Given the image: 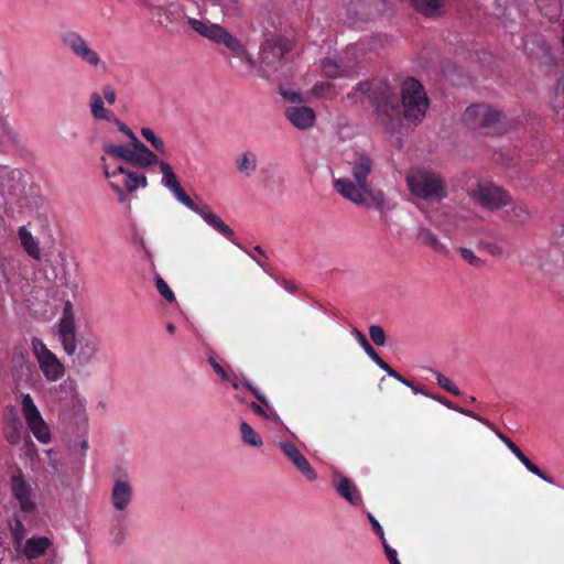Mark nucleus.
Listing matches in <instances>:
<instances>
[{
	"label": "nucleus",
	"mask_w": 564,
	"mask_h": 564,
	"mask_svg": "<svg viewBox=\"0 0 564 564\" xmlns=\"http://www.w3.org/2000/svg\"><path fill=\"white\" fill-rule=\"evenodd\" d=\"M401 104L403 118L412 123H420L429 108V98L423 85L410 77L401 84Z\"/></svg>",
	"instance_id": "obj_3"
},
{
	"label": "nucleus",
	"mask_w": 564,
	"mask_h": 564,
	"mask_svg": "<svg viewBox=\"0 0 564 564\" xmlns=\"http://www.w3.org/2000/svg\"><path fill=\"white\" fill-rule=\"evenodd\" d=\"M188 24L195 32H197L198 34H200L204 37H207V34L212 26V24L196 20V19H189Z\"/></svg>",
	"instance_id": "obj_43"
},
{
	"label": "nucleus",
	"mask_w": 564,
	"mask_h": 564,
	"mask_svg": "<svg viewBox=\"0 0 564 564\" xmlns=\"http://www.w3.org/2000/svg\"><path fill=\"white\" fill-rule=\"evenodd\" d=\"M160 162L161 161L159 160L158 155L152 151H148V154L132 151L128 164L137 169H147L152 165L160 164Z\"/></svg>",
	"instance_id": "obj_25"
},
{
	"label": "nucleus",
	"mask_w": 564,
	"mask_h": 564,
	"mask_svg": "<svg viewBox=\"0 0 564 564\" xmlns=\"http://www.w3.org/2000/svg\"><path fill=\"white\" fill-rule=\"evenodd\" d=\"M368 519L372 527V530L380 538V540L382 541V545L384 546V543H387V542L384 539V533H383L382 527L380 525V523L376 520V518L371 513H368Z\"/></svg>",
	"instance_id": "obj_47"
},
{
	"label": "nucleus",
	"mask_w": 564,
	"mask_h": 564,
	"mask_svg": "<svg viewBox=\"0 0 564 564\" xmlns=\"http://www.w3.org/2000/svg\"><path fill=\"white\" fill-rule=\"evenodd\" d=\"M241 51H242L241 53H240V52L238 53L237 51H231V53H232L235 56H237V57H239V58L243 59V61H245L246 63H248L251 67H253V66L256 65V61L253 59V57H252V56H251V55L246 51V48H245L242 45H241Z\"/></svg>",
	"instance_id": "obj_54"
},
{
	"label": "nucleus",
	"mask_w": 564,
	"mask_h": 564,
	"mask_svg": "<svg viewBox=\"0 0 564 564\" xmlns=\"http://www.w3.org/2000/svg\"><path fill=\"white\" fill-rule=\"evenodd\" d=\"M282 285L284 286V289L289 292H295L296 291V286L294 285L293 282L291 281H286L284 280Z\"/></svg>",
	"instance_id": "obj_63"
},
{
	"label": "nucleus",
	"mask_w": 564,
	"mask_h": 564,
	"mask_svg": "<svg viewBox=\"0 0 564 564\" xmlns=\"http://www.w3.org/2000/svg\"><path fill=\"white\" fill-rule=\"evenodd\" d=\"M52 545V542L46 536L31 538L25 542L23 553L29 560L42 556L46 550Z\"/></svg>",
	"instance_id": "obj_21"
},
{
	"label": "nucleus",
	"mask_w": 564,
	"mask_h": 564,
	"mask_svg": "<svg viewBox=\"0 0 564 564\" xmlns=\"http://www.w3.org/2000/svg\"><path fill=\"white\" fill-rule=\"evenodd\" d=\"M90 111L95 119L115 120V113L105 108L102 98L98 93H93L90 96Z\"/></svg>",
	"instance_id": "obj_23"
},
{
	"label": "nucleus",
	"mask_w": 564,
	"mask_h": 564,
	"mask_svg": "<svg viewBox=\"0 0 564 564\" xmlns=\"http://www.w3.org/2000/svg\"><path fill=\"white\" fill-rule=\"evenodd\" d=\"M336 490L352 506H358L361 502V498L358 495L356 487L352 481L347 477H340L338 482L336 484Z\"/></svg>",
	"instance_id": "obj_22"
},
{
	"label": "nucleus",
	"mask_w": 564,
	"mask_h": 564,
	"mask_svg": "<svg viewBox=\"0 0 564 564\" xmlns=\"http://www.w3.org/2000/svg\"><path fill=\"white\" fill-rule=\"evenodd\" d=\"M31 345L45 379L50 382L59 380L65 375V367L56 355L37 337L32 338Z\"/></svg>",
	"instance_id": "obj_7"
},
{
	"label": "nucleus",
	"mask_w": 564,
	"mask_h": 564,
	"mask_svg": "<svg viewBox=\"0 0 564 564\" xmlns=\"http://www.w3.org/2000/svg\"><path fill=\"white\" fill-rule=\"evenodd\" d=\"M142 137L160 153H166V147L160 137L155 135V133L148 127H143L141 129Z\"/></svg>",
	"instance_id": "obj_35"
},
{
	"label": "nucleus",
	"mask_w": 564,
	"mask_h": 564,
	"mask_svg": "<svg viewBox=\"0 0 564 564\" xmlns=\"http://www.w3.org/2000/svg\"><path fill=\"white\" fill-rule=\"evenodd\" d=\"M242 386H245L262 405L269 406L267 398L260 393V391L253 387V384L248 379H243Z\"/></svg>",
	"instance_id": "obj_44"
},
{
	"label": "nucleus",
	"mask_w": 564,
	"mask_h": 564,
	"mask_svg": "<svg viewBox=\"0 0 564 564\" xmlns=\"http://www.w3.org/2000/svg\"><path fill=\"white\" fill-rule=\"evenodd\" d=\"M159 166L163 175L162 184L166 188H169L173 193L174 197L184 206H186L187 208H195V202L186 194V192L181 186L172 166L165 161H161Z\"/></svg>",
	"instance_id": "obj_12"
},
{
	"label": "nucleus",
	"mask_w": 564,
	"mask_h": 564,
	"mask_svg": "<svg viewBox=\"0 0 564 564\" xmlns=\"http://www.w3.org/2000/svg\"><path fill=\"white\" fill-rule=\"evenodd\" d=\"M468 194L476 204L489 210H498L512 202L507 191L491 183L478 182L469 188Z\"/></svg>",
	"instance_id": "obj_5"
},
{
	"label": "nucleus",
	"mask_w": 564,
	"mask_h": 564,
	"mask_svg": "<svg viewBox=\"0 0 564 564\" xmlns=\"http://www.w3.org/2000/svg\"><path fill=\"white\" fill-rule=\"evenodd\" d=\"M111 188L118 194V202L119 203H126L127 202V194L124 193V188H122L119 181H110Z\"/></svg>",
	"instance_id": "obj_50"
},
{
	"label": "nucleus",
	"mask_w": 564,
	"mask_h": 564,
	"mask_svg": "<svg viewBox=\"0 0 564 564\" xmlns=\"http://www.w3.org/2000/svg\"><path fill=\"white\" fill-rule=\"evenodd\" d=\"M410 3L417 12L432 17L443 7L444 0H410Z\"/></svg>",
	"instance_id": "obj_29"
},
{
	"label": "nucleus",
	"mask_w": 564,
	"mask_h": 564,
	"mask_svg": "<svg viewBox=\"0 0 564 564\" xmlns=\"http://www.w3.org/2000/svg\"><path fill=\"white\" fill-rule=\"evenodd\" d=\"M486 248L492 256H500L502 253V248L498 245L488 243Z\"/></svg>",
	"instance_id": "obj_59"
},
{
	"label": "nucleus",
	"mask_w": 564,
	"mask_h": 564,
	"mask_svg": "<svg viewBox=\"0 0 564 564\" xmlns=\"http://www.w3.org/2000/svg\"><path fill=\"white\" fill-rule=\"evenodd\" d=\"M126 539V531L122 527L119 528L118 532H116L113 536V543L116 545H121Z\"/></svg>",
	"instance_id": "obj_58"
},
{
	"label": "nucleus",
	"mask_w": 564,
	"mask_h": 564,
	"mask_svg": "<svg viewBox=\"0 0 564 564\" xmlns=\"http://www.w3.org/2000/svg\"><path fill=\"white\" fill-rule=\"evenodd\" d=\"M512 453L521 463L524 462V459L527 458V456L522 453V451L519 447L514 449Z\"/></svg>",
	"instance_id": "obj_64"
},
{
	"label": "nucleus",
	"mask_w": 564,
	"mask_h": 564,
	"mask_svg": "<svg viewBox=\"0 0 564 564\" xmlns=\"http://www.w3.org/2000/svg\"><path fill=\"white\" fill-rule=\"evenodd\" d=\"M11 532L17 541H20L25 536L24 524L19 518L14 519V524L11 525Z\"/></svg>",
	"instance_id": "obj_45"
},
{
	"label": "nucleus",
	"mask_w": 564,
	"mask_h": 564,
	"mask_svg": "<svg viewBox=\"0 0 564 564\" xmlns=\"http://www.w3.org/2000/svg\"><path fill=\"white\" fill-rule=\"evenodd\" d=\"M352 335L364 348L365 352L382 369L387 362L377 354L375 348L367 340L366 336L357 328L352 329Z\"/></svg>",
	"instance_id": "obj_31"
},
{
	"label": "nucleus",
	"mask_w": 564,
	"mask_h": 564,
	"mask_svg": "<svg viewBox=\"0 0 564 564\" xmlns=\"http://www.w3.org/2000/svg\"><path fill=\"white\" fill-rule=\"evenodd\" d=\"M369 336L375 345L384 346L387 336L384 329L379 325H371L369 327Z\"/></svg>",
	"instance_id": "obj_38"
},
{
	"label": "nucleus",
	"mask_w": 564,
	"mask_h": 564,
	"mask_svg": "<svg viewBox=\"0 0 564 564\" xmlns=\"http://www.w3.org/2000/svg\"><path fill=\"white\" fill-rule=\"evenodd\" d=\"M495 434L507 445V447L513 452L514 449L518 448V446L506 435L503 434L501 431H499L498 429H496V426L494 425V429H491Z\"/></svg>",
	"instance_id": "obj_51"
},
{
	"label": "nucleus",
	"mask_w": 564,
	"mask_h": 564,
	"mask_svg": "<svg viewBox=\"0 0 564 564\" xmlns=\"http://www.w3.org/2000/svg\"><path fill=\"white\" fill-rule=\"evenodd\" d=\"M375 85L369 82H361L357 84L355 90L359 91L361 94L367 95L370 98L371 90L373 89Z\"/></svg>",
	"instance_id": "obj_56"
},
{
	"label": "nucleus",
	"mask_w": 564,
	"mask_h": 564,
	"mask_svg": "<svg viewBox=\"0 0 564 564\" xmlns=\"http://www.w3.org/2000/svg\"><path fill=\"white\" fill-rule=\"evenodd\" d=\"M370 101L386 126L399 113L398 98L392 88L386 83L375 85L370 94Z\"/></svg>",
	"instance_id": "obj_8"
},
{
	"label": "nucleus",
	"mask_w": 564,
	"mask_h": 564,
	"mask_svg": "<svg viewBox=\"0 0 564 564\" xmlns=\"http://www.w3.org/2000/svg\"><path fill=\"white\" fill-rule=\"evenodd\" d=\"M248 406L258 415L262 416V417H271V415H269V413L263 409V406L261 404H258L257 402H250L248 403Z\"/></svg>",
	"instance_id": "obj_57"
},
{
	"label": "nucleus",
	"mask_w": 564,
	"mask_h": 564,
	"mask_svg": "<svg viewBox=\"0 0 564 564\" xmlns=\"http://www.w3.org/2000/svg\"><path fill=\"white\" fill-rule=\"evenodd\" d=\"M113 181H119L122 188L127 192L132 193L138 187H145L148 185L147 176L138 171H133L122 165L116 167L112 171Z\"/></svg>",
	"instance_id": "obj_15"
},
{
	"label": "nucleus",
	"mask_w": 564,
	"mask_h": 564,
	"mask_svg": "<svg viewBox=\"0 0 564 564\" xmlns=\"http://www.w3.org/2000/svg\"><path fill=\"white\" fill-rule=\"evenodd\" d=\"M499 118L500 112L485 104H474L463 115L464 123L473 130L494 129Z\"/></svg>",
	"instance_id": "obj_9"
},
{
	"label": "nucleus",
	"mask_w": 564,
	"mask_h": 564,
	"mask_svg": "<svg viewBox=\"0 0 564 564\" xmlns=\"http://www.w3.org/2000/svg\"><path fill=\"white\" fill-rule=\"evenodd\" d=\"M132 487L126 480H117L111 490V502L117 510H124L132 499Z\"/></svg>",
	"instance_id": "obj_20"
},
{
	"label": "nucleus",
	"mask_w": 564,
	"mask_h": 564,
	"mask_svg": "<svg viewBox=\"0 0 564 564\" xmlns=\"http://www.w3.org/2000/svg\"><path fill=\"white\" fill-rule=\"evenodd\" d=\"M280 448L288 459L297 468V470L308 480L314 481L317 474L311 466L306 457L291 442L280 443Z\"/></svg>",
	"instance_id": "obj_14"
},
{
	"label": "nucleus",
	"mask_w": 564,
	"mask_h": 564,
	"mask_svg": "<svg viewBox=\"0 0 564 564\" xmlns=\"http://www.w3.org/2000/svg\"><path fill=\"white\" fill-rule=\"evenodd\" d=\"M285 117L297 129L305 130L315 122V112L307 106L289 107L285 110Z\"/></svg>",
	"instance_id": "obj_17"
},
{
	"label": "nucleus",
	"mask_w": 564,
	"mask_h": 564,
	"mask_svg": "<svg viewBox=\"0 0 564 564\" xmlns=\"http://www.w3.org/2000/svg\"><path fill=\"white\" fill-rule=\"evenodd\" d=\"M58 337L65 352L69 356L76 352V327L74 322L73 306L66 302L63 310V316L58 322Z\"/></svg>",
	"instance_id": "obj_10"
},
{
	"label": "nucleus",
	"mask_w": 564,
	"mask_h": 564,
	"mask_svg": "<svg viewBox=\"0 0 564 564\" xmlns=\"http://www.w3.org/2000/svg\"><path fill=\"white\" fill-rule=\"evenodd\" d=\"M207 39L217 44H224L230 51L242 52L240 41L218 24H212Z\"/></svg>",
	"instance_id": "obj_19"
},
{
	"label": "nucleus",
	"mask_w": 564,
	"mask_h": 564,
	"mask_svg": "<svg viewBox=\"0 0 564 564\" xmlns=\"http://www.w3.org/2000/svg\"><path fill=\"white\" fill-rule=\"evenodd\" d=\"M522 464L525 466V468L531 471L532 474L536 475L538 477L542 478L546 482L554 484L553 478L545 474L540 467H538L535 464H533L528 457L522 462Z\"/></svg>",
	"instance_id": "obj_41"
},
{
	"label": "nucleus",
	"mask_w": 564,
	"mask_h": 564,
	"mask_svg": "<svg viewBox=\"0 0 564 564\" xmlns=\"http://www.w3.org/2000/svg\"><path fill=\"white\" fill-rule=\"evenodd\" d=\"M405 181L411 194L421 199L441 202L447 196L446 183L435 172L412 170L408 173Z\"/></svg>",
	"instance_id": "obj_2"
},
{
	"label": "nucleus",
	"mask_w": 564,
	"mask_h": 564,
	"mask_svg": "<svg viewBox=\"0 0 564 564\" xmlns=\"http://www.w3.org/2000/svg\"><path fill=\"white\" fill-rule=\"evenodd\" d=\"M330 85L328 83H322V84H316L313 88V91L315 94H319V91H323L325 88H329Z\"/></svg>",
	"instance_id": "obj_62"
},
{
	"label": "nucleus",
	"mask_w": 564,
	"mask_h": 564,
	"mask_svg": "<svg viewBox=\"0 0 564 564\" xmlns=\"http://www.w3.org/2000/svg\"><path fill=\"white\" fill-rule=\"evenodd\" d=\"M22 412L28 423H33L34 421H40L41 414L37 410L36 405L33 402V399L30 394H24L22 397Z\"/></svg>",
	"instance_id": "obj_33"
},
{
	"label": "nucleus",
	"mask_w": 564,
	"mask_h": 564,
	"mask_svg": "<svg viewBox=\"0 0 564 564\" xmlns=\"http://www.w3.org/2000/svg\"><path fill=\"white\" fill-rule=\"evenodd\" d=\"M289 51L290 43L288 40L281 36H273L267 40L265 44L261 47L260 76L269 79L279 72L285 63L284 56Z\"/></svg>",
	"instance_id": "obj_4"
},
{
	"label": "nucleus",
	"mask_w": 564,
	"mask_h": 564,
	"mask_svg": "<svg viewBox=\"0 0 564 564\" xmlns=\"http://www.w3.org/2000/svg\"><path fill=\"white\" fill-rule=\"evenodd\" d=\"M417 240L423 245L431 247L440 253H446V247L437 239L433 231L427 228H420L417 232Z\"/></svg>",
	"instance_id": "obj_30"
},
{
	"label": "nucleus",
	"mask_w": 564,
	"mask_h": 564,
	"mask_svg": "<svg viewBox=\"0 0 564 564\" xmlns=\"http://www.w3.org/2000/svg\"><path fill=\"white\" fill-rule=\"evenodd\" d=\"M410 388L413 390V392H414V393H421V394H423V395H425V397H429V398H432V397H433V394H432V393H430L429 391H426V390H425L424 388H422V387H416V386H413V384H412V387H410Z\"/></svg>",
	"instance_id": "obj_61"
},
{
	"label": "nucleus",
	"mask_w": 564,
	"mask_h": 564,
	"mask_svg": "<svg viewBox=\"0 0 564 564\" xmlns=\"http://www.w3.org/2000/svg\"><path fill=\"white\" fill-rule=\"evenodd\" d=\"M241 437L245 444L260 447L262 445L261 436L247 422L240 424Z\"/></svg>",
	"instance_id": "obj_32"
},
{
	"label": "nucleus",
	"mask_w": 564,
	"mask_h": 564,
	"mask_svg": "<svg viewBox=\"0 0 564 564\" xmlns=\"http://www.w3.org/2000/svg\"><path fill=\"white\" fill-rule=\"evenodd\" d=\"M459 252L463 259L466 260L470 265L480 268L484 264V261L478 258L473 250L468 248H460Z\"/></svg>",
	"instance_id": "obj_42"
},
{
	"label": "nucleus",
	"mask_w": 564,
	"mask_h": 564,
	"mask_svg": "<svg viewBox=\"0 0 564 564\" xmlns=\"http://www.w3.org/2000/svg\"><path fill=\"white\" fill-rule=\"evenodd\" d=\"M101 161L104 163V174H105V177L110 180V181H113V175H112V172L109 171V166L105 163L106 162V158L105 156H101Z\"/></svg>",
	"instance_id": "obj_60"
},
{
	"label": "nucleus",
	"mask_w": 564,
	"mask_h": 564,
	"mask_svg": "<svg viewBox=\"0 0 564 564\" xmlns=\"http://www.w3.org/2000/svg\"><path fill=\"white\" fill-rule=\"evenodd\" d=\"M62 44L68 48L74 56L95 69H107L106 63L100 55L93 50L87 40L76 31H66L61 37Z\"/></svg>",
	"instance_id": "obj_6"
},
{
	"label": "nucleus",
	"mask_w": 564,
	"mask_h": 564,
	"mask_svg": "<svg viewBox=\"0 0 564 564\" xmlns=\"http://www.w3.org/2000/svg\"><path fill=\"white\" fill-rule=\"evenodd\" d=\"M436 380H437L438 386L441 388H443L444 390H446L447 392H449L454 395L462 394L460 390L456 387V384L451 379L445 377L444 375L437 372Z\"/></svg>",
	"instance_id": "obj_39"
},
{
	"label": "nucleus",
	"mask_w": 564,
	"mask_h": 564,
	"mask_svg": "<svg viewBox=\"0 0 564 564\" xmlns=\"http://www.w3.org/2000/svg\"><path fill=\"white\" fill-rule=\"evenodd\" d=\"M432 399L438 401L440 403H442L443 405H445L446 408H448L451 410L457 411L466 416H469V417H473V419L479 421L480 423H482L484 425H486L489 429H494V424L489 420L479 416L477 413H475L470 410H467V409H464V408H460V406L454 404L452 401H449L448 399H446L444 397L433 394Z\"/></svg>",
	"instance_id": "obj_27"
},
{
	"label": "nucleus",
	"mask_w": 564,
	"mask_h": 564,
	"mask_svg": "<svg viewBox=\"0 0 564 564\" xmlns=\"http://www.w3.org/2000/svg\"><path fill=\"white\" fill-rule=\"evenodd\" d=\"M209 365L213 367L214 371L221 377L223 380L229 381L230 377L226 372V370L217 362L214 357L208 358Z\"/></svg>",
	"instance_id": "obj_48"
},
{
	"label": "nucleus",
	"mask_w": 564,
	"mask_h": 564,
	"mask_svg": "<svg viewBox=\"0 0 564 564\" xmlns=\"http://www.w3.org/2000/svg\"><path fill=\"white\" fill-rule=\"evenodd\" d=\"M383 549L390 564H401L397 557V551L394 549H392L388 543H384Z\"/></svg>",
	"instance_id": "obj_55"
},
{
	"label": "nucleus",
	"mask_w": 564,
	"mask_h": 564,
	"mask_svg": "<svg viewBox=\"0 0 564 564\" xmlns=\"http://www.w3.org/2000/svg\"><path fill=\"white\" fill-rule=\"evenodd\" d=\"M236 164L239 173L248 177L257 170V155L252 151H245L237 158Z\"/></svg>",
	"instance_id": "obj_24"
},
{
	"label": "nucleus",
	"mask_w": 564,
	"mask_h": 564,
	"mask_svg": "<svg viewBox=\"0 0 564 564\" xmlns=\"http://www.w3.org/2000/svg\"><path fill=\"white\" fill-rule=\"evenodd\" d=\"M322 73L325 77L336 79L350 77L356 74L355 66L341 59L325 57L321 62Z\"/></svg>",
	"instance_id": "obj_16"
},
{
	"label": "nucleus",
	"mask_w": 564,
	"mask_h": 564,
	"mask_svg": "<svg viewBox=\"0 0 564 564\" xmlns=\"http://www.w3.org/2000/svg\"><path fill=\"white\" fill-rule=\"evenodd\" d=\"M110 122H113L118 130L120 132H122L124 135H127L128 138H132L133 137V131L124 123L122 122L120 119H118L116 116H115V120H109Z\"/></svg>",
	"instance_id": "obj_53"
},
{
	"label": "nucleus",
	"mask_w": 564,
	"mask_h": 564,
	"mask_svg": "<svg viewBox=\"0 0 564 564\" xmlns=\"http://www.w3.org/2000/svg\"><path fill=\"white\" fill-rule=\"evenodd\" d=\"M102 94H104V98H105V100H106L108 104L112 105V104H115V102H116L117 95H116L115 89H113L111 86H109V85H105V86L102 87Z\"/></svg>",
	"instance_id": "obj_52"
},
{
	"label": "nucleus",
	"mask_w": 564,
	"mask_h": 564,
	"mask_svg": "<svg viewBox=\"0 0 564 564\" xmlns=\"http://www.w3.org/2000/svg\"><path fill=\"white\" fill-rule=\"evenodd\" d=\"M510 208L506 210V215L518 224H527L531 219V214L525 204L522 202H511Z\"/></svg>",
	"instance_id": "obj_26"
},
{
	"label": "nucleus",
	"mask_w": 564,
	"mask_h": 564,
	"mask_svg": "<svg viewBox=\"0 0 564 564\" xmlns=\"http://www.w3.org/2000/svg\"><path fill=\"white\" fill-rule=\"evenodd\" d=\"M192 212L198 214L204 220L206 224H208L210 227H213L216 231H218L220 235H223L224 237H226L227 239H229L231 242H235V232L234 230L227 225L225 224V221L217 215L215 214L212 208L203 203L200 205L196 204L195 203V208H189ZM237 246L241 249H243L241 247V245H238Z\"/></svg>",
	"instance_id": "obj_13"
},
{
	"label": "nucleus",
	"mask_w": 564,
	"mask_h": 564,
	"mask_svg": "<svg viewBox=\"0 0 564 564\" xmlns=\"http://www.w3.org/2000/svg\"><path fill=\"white\" fill-rule=\"evenodd\" d=\"M390 377L397 379L406 387H412V382L394 370L389 364H386L382 368Z\"/></svg>",
	"instance_id": "obj_46"
},
{
	"label": "nucleus",
	"mask_w": 564,
	"mask_h": 564,
	"mask_svg": "<svg viewBox=\"0 0 564 564\" xmlns=\"http://www.w3.org/2000/svg\"><path fill=\"white\" fill-rule=\"evenodd\" d=\"M19 238L21 245L23 246L25 252L34 258L40 259V248L37 241L33 238L32 234L25 228L21 227L19 229Z\"/></svg>",
	"instance_id": "obj_28"
},
{
	"label": "nucleus",
	"mask_w": 564,
	"mask_h": 564,
	"mask_svg": "<svg viewBox=\"0 0 564 564\" xmlns=\"http://www.w3.org/2000/svg\"><path fill=\"white\" fill-rule=\"evenodd\" d=\"M104 151L111 158L123 160L127 164L129 163L131 152L130 147L128 145H115V144H105Z\"/></svg>",
	"instance_id": "obj_34"
},
{
	"label": "nucleus",
	"mask_w": 564,
	"mask_h": 564,
	"mask_svg": "<svg viewBox=\"0 0 564 564\" xmlns=\"http://www.w3.org/2000/svg\"><path fill=\"white\" fill-rule=\"evenodd\" d=\"M372 169V160L365 153L358 154L351 167L356 184L349 178H337L334 181L335 189L346 199L356 205L367 206L370 204L378 210L386 205L384 193L371 186L368 175Z\"/></svg>",
	"instance_id": "obj_1"
},
{
	"label": "nucleus",
	"mask_w": 564,
	"mask_h": 564,
	"mask_svg": "<svg viewBox=\"0 0 564 564\" xmlns=\"http://www.w3.org/2000/svg\"><path fill=\"white\" fill-rule=\"evenodd\" d=\"M78 346V352L76 355L77 361L82 366L89 364L96 356L99 347V341L96 337L82 336L79 339L76 338V347Z\"/></svg>",
	"instance_id": "obj_18"
},
{
	"label": "nucleus",
	"mask_w": 564,
	"mask_h": 564,
	"mask_svg": "<svg viewBox=\"0 0 564 564\" xmlns=\"http://www.w3.org/2000/svg\"><path fill=\"white\" fill-rule=\"evenodd\" d=\"M21 422L13 420L6 430V438L10 444H18L21 440Z\"/></svg>",
	"instance_id": "obj_37"
},
{
	"label": "nucleus",
	"mask_w": 564,
	"mask_h": 564,
	"mask_svg": "<svg viewBox=\"0 0 564 564\" xmlns=\"http://www.w3.org/2000/svg\"><path fill=\"white\" fill-rule=\"evenodd\" d=\"M12 496L18 500L20 509L24 513H33L36 511V503L32 499L33 489L24 479L21 469L11 476Z\"/></svg>",
	"instance_id": "obj_11"
},
{
	"label": "nucleus",
	"mask_w": 564,
	"mask_h": 564,
	"mask_svg": "<svg viewBox=\"0 0 564 564\" xmlns=\"http://www.w3.org/2000/svg\"><path fill=\"white\" fill-rule=\"evenodd\" d=\"M132 142V147L130 151H135L138 153L148 154V151H151L143 142H141L135 134L132 138H129Z\"/></svg>",
	"instance_id": "obj_49"
},
{
	"label": "nucleus",
	"mask_w": 564,
	"mask_h": 564,
	"mask_svg": "<svg viewBox=\"0 0 564 564\" xmlns=\"http://www.w3.org/2000/svg\"><path fill=\"white\" fill-rule=\"evenodd\" d=\"M155 285H156V289L159 291V293L169 302V303H173L175 302V295L174 293L171 291V289L169 288L167 283L161 278V276H156L155 278Z\"/></svg>",
	"instance_id": "obj_40"
},
{
	"label": "nucleus",
	"mask_w": 564,
	"mask_h": 564,
	"mask_svg": "<svg viewBox=\"0 0 564 564\" xmlns=\"http://www.w3.org/2000/svg\"><path fill=\"white\" fill-rule=\"evenodd\" d=\"M30 429L32 430L34 436L42 443H47L50 441V432L48 427L43 421L42 416L40 421H34L33 423H29Z\"/></svg>",
	"instance_id": "obj_36"
}]
</instances>
